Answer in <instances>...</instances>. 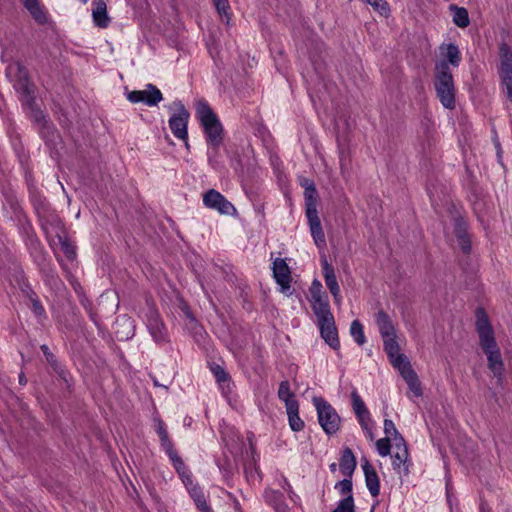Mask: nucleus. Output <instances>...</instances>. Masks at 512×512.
<instances>
[{
  "label": "nucleus",
  "mask_w": 512,
  "mask_h": 512,
  "mask_svg": "<svg viewBox=\"0 0 512 512\" xmlns=\"http://www.w3.org/2000/svg\"><path fill=\"white\" fill-rule=\"evenodd\" d=\"M500 77L503 93L512 103V49L507 43L499 46Z\"/></svg>",
  "instance_id": "nucleus-7"
},
{
  "label": "nucleus",
  "mask_w": 512,
  "mask_h": 512,
  "mask_svg": "<svg viewBox=\"0 0 512 512\" xmlns=\"http://www.w3.org/2000/svg\"><path fill=\"white\" fill-rule=\"evenodd\" d=\"M17 68V78L14 82V88L18 93L23 97V101L27 104H31L33 102V93L34 86L30 82L28 77V71L26 68L20 63L16 64Z\"/></svg>",
  "instance_id": "nucleus-11"
},
{
  "label": "nucleus",
  "mask_w": 512,
  "mask_h": 512,
  "mask_svg": "<svg viewBox=\"0 0 512 512\" xmlns=\"http://www.w3.org/2000/svg\"><path fill=\"white\" fill-rule=\"evenodd\" d=\"M450 9L454 11L453 13V22L456 26L460 28H466L469 23V14L467 9L463 7H457L455 5H451Z\"/></svg>",
  "instance_id": "nucleus-27"
},
{
  "label": "nucleus",
  "mask_w": 512,
  "mask_h": 512,
  "mask_svg": "<svg viewBox=\"0 0 512 512\" xmlns=\"http://www.w3.org/2000/svg\"><path fill=\"white\" fill-rule=\"evenodd\" d=\"M146 326L155 342L163 344L168 342V336L160 315L154 309H149L147 313Z\"/></svg>",
  "instance_id": "nucleus-12"
},
{
  "label": "nucleus",
  "mask_w": 512,
  "mask_h": 512,
  "mask_svg": "<svg viewBox=\"0 0 512 512\" xmlns=\"http://www.w3.org/2000/svg\"><path fill=\"white\" fill-rule=\"evenodd\" d=\"M306 217L316 246L318 248H323L326 245V239L318 216V211L306 213Z\"/></svg>",
  "instance_id": "nucleus-16"
},
{
  "label": "nucleus",
  "mask_w": 512,
  "mask_h": 512,
  "mask_svg": "<svg viewBox=\"0 0 512 512\" xmlns=\"http://www.w3.org/2000/svg\"><path fill=\"white\" fill-rule=\"evenodd\" d=\"M434 70L436 95L444 108L453 110L456 106V88L450 67L446 61L439 60Z\"/></svg>",
  "instance_id": "nucleus-3"
},
{
  "label": "nucleus",
  "mask_w": 512,
  "mask_h": 512,
  "mask_svg": "<svg viewBox=\"0 0 512 512\" xmlns=\"http://www.w3.org/2000/svg\"><path fill=\"white\" fill-rule=\"evenodd\" d=\"M201 512H212L211 508L207 505L199 509Z\"/></svg>",
  "instance_id": "nucleus-54"
},
{
  "label": "nucleus",
  "mask_w": 512,
  "mask_h": 512,
  "mask_svg": "<svg viewBox=\"0 0 512 512\" xmlns=\"http://www.w3.org/2000/svg\"><path fill=\"white\" fill-rule=\"evenodd\" d=\"M203 204L207 208L216 210L224 215H234L237 212L234 205L215 189H210L204 193Z\"/></svg>",
  "instance_id": "nucleus-9"
},
{
  "label": "nucleus",
  "mask_w": 512,
  "mask_h": 512,
  "mask_svg": "<svg viewBox=\"0 0 512 512\" xmlns=\"http://www.w3.org/2000/svg\"><path fill=\"white\" fill-rule=\"evenodd\" d=\"M350 334L358 345L362 346L366 342L363 325L357 319L351 323Z\"/></svg>",
  "instance_id": "nucleus-32"
},
{
  "label": "nucleus",
  "mask_w": 512,
  "mask_h": 512,
  "mask_svg": "<svg viewBox=\"0 0 512 512\" xmlns=\"http://www.w3.org/2000/svg\"><path fill=\"white\" fill-rule=\"evenodd\" d=\"M376 11L382 16H388L390 9L388 3L385 0H366Z\"/></svg>",
  "instance_id": "nucleus-38"
},
{
  "label": "nucleus",
  "mask_w": 512,
  "mask_h": 512,
  "mask_svg": "<svg viewBox=\"0 0 512 512\" xmlns=\"http://www.w3.org/2000/svg\"><path fill=\"white\" fill-rule=\"evenodd\" d=\"M213 3L216 7L217 12L221 16V18L223 20H225L226 23H229V21L231 19V14L229 12L230 5H229L228 0H213Z\"/></svg>",
  "instance_id": "nucleus-34"
},
{
  "label": "nucleus",
  "mask_w": 512,
  "mask_h": 512,
  "mask_svg": "<svg viewBox=\"0 0 512 512\" xmlns=\"http://www.w3.org/2000/svg\"><path fill=\"white\" fill-rule=\"evenodd\" d=\"M335 489L341 495L349 496L352 495V481L351 479H343L336 483Z\"/></svg>",
  "instance_id": "nucleus-39"
},
{
  "label": "nucleus",
  "mask_w": 512,
  "mask_h": 512,
  "mask_svg": "<svg viewBox=\"0 0 512 512\" xmlns=\"http://www.w3.org/2000/svg\"><path fill=\"white\" fill-rule=\"evenodd\" d=\"M374 321L383 340V348L389 360L402 355L397 342L396 327L391 316L383 309L374 314Z\"/></svg>",
  "instance_id": "nucleus-4"
},
{
  "label": "nucleus",
  "mask_w": 512,
  "mask_h": 512,
  "mask_svg": "<svg viewBox=\"0 0 512 512\" xmlns=\"http://www.w3.org/2000/svg\"><path fill=\"white\" fill-rule=\"evenodd\" d=\"M408 449L405 443L403 436H399L395 439V451L392 457V465L395 470H400L401 467H404L406 473H408L407 467L405 464L408 460Z\"/></svg>",
  "instance_id": "nucleus-17"
},
{
  "label": "nucleus",
  "mask_w": 512,
  "mask_h": 512,
  "mask_svg": "<svg viewBox=\"0 0 512 512\" xmlns=\"http://www.w3.org/2000/svg\"><path fill=\"white\" fill-rule=\"evenodd\" d=\"M171 109L175 110V113L172 114L168 123L169 128L173 135L185 142V146L189 148L188 144V122L190 118L189 111L185 108L181 101L173 102Z\"/></svg>",
  "instance_id": "nucleus-6"
},
{
  "label": "nucleus",
  "mask_w": 512,
  "mask_h": 512,
  "mask_svg": "<svg viewBox=\"0 0 512 512\" xmlns=\"http://www.w3.org/2000/svg\"><path fill=\"white\" fill-rule=\"evenodd\" d=\"M61 249L68 259H73L76 255L75 248L71 245L67 239H61Z\"/></svg>",
  "instance_id": "nucleus-46"
},
{
  "label": "nucleus",
  "mask_w": 512,
  "mask_h": 512,
  "mask_svg": "<svg viewBox=\"0 0 512 512\" xmlns=\"http://www.w3.org/2000/svg\"><path fill=\"white\" fill-rule=\"evenodd\" d=\"M286 411L291 430L295 432L301 431L304 428V421L299 417L298 402L287 403Z\"/></svg>",
  "instance_id": "nucleus-23"
},
{
  "label": "nucleus",
  "mask_w": 512,
  "mask_h": 512,
  "mask_svg": "<svg viewBox=\"0 0 512 512\" xmlns=\"http://www.w3.org/2000/svg\"><path fill=\"white\" fill-rule=\"evenodd\" d=\"M340 470L341 472L351 477L355 468H356V459L355 456L350 448H345L342 452V456L340 459Z\"/></svg>",
  "instance_id": "nucleus-24"
},
{
  "label": "nucleus",
  "mask_w": 512,
  "mask_h": 512,
  "mask_svg": "<svg viewBox=\"0 0 512 512\" xmlns=\"http://www.w3.org/2000/svg\"><path fill=\"white\" fill-rule=\"evenodd\" d=\"M179 477L181 478L182 482L186 486V488H190L192 485H195L196 483L193 482L191 472L189 469L185 471L183 474H179Z\"/></svg>",
  "instance_id": "nucleus-50"
},
{
  "label": "nucleus",
  "mask_w": 512,
  "mask_h": 512,
  "mask_svg": "<svg viewBox=\"0 0 512 512\" xmlns=\"http://www.w3.org/2000/svg\"><path fill=\"white\" fill-rule=\"evenodd\" d=\"M41 350L47 362L56 370L58 364L55 355L50 351L49 347L46 344L41 345Z\"/></svg>",
  "instance_id": "nucleus-47"
},
{
  "label": "nucleus",
  "mask_w": 512,
  "mask_h": 512,
  "mask_svg": "<svg viewBox=\"0 0 512 512\" xmlns=\"http://www.w3.org/2000/svg\"><path fill=\"white\" fill-rule=\"evenodd\" d=\"M36 22L44 24L47 21L46 14L38 0H21Z\"/></svg>",
  "instance_id": "nucleus-25"
},
{
  "label": "nucleus",
  "mask_w": 512,
  "mask_h": 512,
  "mask_svg": "<svg viewBox=\"0 0 512 512\" xmlns=\"http://www.w3.org/2000/svg\"><path fill=\"white\" fill-rule=\"evenodd\" d=\"M306 213L317 211V191L313 182H309L304 191Z\"/></svg>",
  "instance_id": "nucleus-26"
},
{
  "label": "nucleus",
  "mask_w": 512,
  "mask_h": 512,
  "mask_svg": "<svg viewBox=\"0 0 512 512\" xmlns=\"http://www.w3.org/2000/svg\"><path fill=\"white\" fill-rule=\"evenodd\" d=\"M169 459L172 462V465L175 468L178 475L185 473V471L188 469L182 458L178 455V453L169 457Z\"/></svg>",
  "instance_id": "nucleus-40"
},
{
  "label": "nucleus",
  "mask_w": 512,
  "mask_h": 512,
  "mask_svg": "<svg viewBox=\"0 0 512 512\" xmlns=\"http://www.w3.org/2000/svg\"><path fill=\"white\" fill-rule=\"evenodd\" d=\"M160 444H161L162 449L168 455V457H171V456L177 454V451L174 448V444H173L172 440L169 438V436L160 439Z\"/></svg>",
  "instance_id": "nucleus-42"
},
{
  "label": "nucleus",
  "mask_w": 512,
  "mask_h": 512,
  "mask_svg": "<svg viewBox=\"0 0 512 512\" xmlns=\"http://www.w3.org/2000/svg\"><path fill=\"white\" fill-rule=\"evenodd\" d=\"M320 335L323 338V340L333 349V350H339L340 349V341L338 337V331L335 324V319H329L324 322L317 323Z\"/></svg>",
  "instance_id": "nucleus-14"
},
{
  "label": "nucleus",
  "mask_w": 512,
  "mask_h": 512,
  "mask_svg": "<svg viewBox=\"0 0 512 512\" xmlns=\"http://www.w3.org/2000/svg\"><path fill=\"white\" fill-rule=\"evenodd\" d=\"M131 103H144L147 106H156L163 99L161 91L153 84H147L144 90H133L126 94Z\"/></svg>",
  "instance_id": "nucleus-10"
},
{
  "label": "nucleus",
  "mask_w": 512,
  "mask_h": 512,
  "mask_svg": "<svg viewBox=\"0 0 512 512\" xmlns=\"http://www.w3.org/2000/svg\"><path fill=\"white\" fill-rule=\"evenodd\" d=\"M476 331L479 336L480 347L487 356L488 368L497 378V381L502 383L505 370L504 362L493 328L483 309H478L476 313Z\"/></svg>",
  "instance_id": "nucleus-1"
},
{
  "label": "nucleus",
  "mask_w": 512,
  "mask_h": 512,
  "mask_svg": "<svg viewBox=\"0 0 512 512\" xmlns=\"http://www.w3.org/2000/svg\"><path fill=\"white\" fill-rule=\"evenodd\" d=\"M187 490H188L191 498L194 500V503H195V505L197 506L198 509H200L203 506L207 505L204 493H203L202 489L199 487L198 484L192 485Z\"/></svg>",
  "instance_id": "nucleus-33"
},
{
  "label": "nucleus",
  "mask_w": 512,
  "mask_h": 512,
  "mask_svg": "<svg viewBox=\"0 0 512 512\" xmlns=\"http://www.w3.org/2000/svg\"><path fill=\"white\" fill-rule=\"evenodd\" d=\"M313 405L317 411L318 422L327 435L336 434L341 426V418L337 411L322 397H313Z\"/></svg>",
  "instance_id": "nucleus-5"
},
{
  "label": "nucleus",
  "mask_w": 512,
  "mask_h": 512,
  "mask_svg": "<svg viewBox=\"0 0 512 512\" xmlns=\"http://www.w3.org/2000/svg\"><path fill=\"white\" fill-rule=\"evenodd\" d=\"M264 500L267 504L273 506L277 511H279L280 506L284 502V495L282 492L273 490L270 488L265 489L263 494Z\"/></svg>",
  "instance_id": "nucleus-28"
},
{
  "label": "nucleus",
  "mask_w": 512,
  "mask_h": 512,
  "mask_svg": "<svg viewBox=\"0 0 512 512\" xmlns=\"http://www.w3.org/2000/svg\"><path fill=\"white\" fill-rule=\"evenodd\" d=\"M278 397L285 403V407H287V403L298 402L295 399L294 393L290 389V383L288 380H284L280 383Z\"/></svg>",
  "instance_id": "nucleus-31"
},
{
  "label": "nucleus",
  "mask_w": 512,
  "mask_h": 512,
  "mask_svg": "<svg viewBox=\"0 0 512 512\" xmlns=\"http://www.w3.org/2000/svg\"><path fill=\"white\" fill-rule=\"evenodd\" d=\"M309 182V180H305L304 187L308 186Z\"/></svg>",
  "instance_id": "nucleus-57"
},
{
  "label": "nucleus",
  "mask_w": 512,
  "mask_h": 512,
  "mask_svg": "<svg viewBox=\"0 0 512 512\" xmlns=\"http://www.w3.org/2000/svg\"><path fill=\"white\" fill-rule=\"evenodd\" d=\"M376 449L380 456L386 457L391 453V441L389 437L381 438L376 442Z\"/></svg>",
  "instance_id": "nucleus-37"
},
{
  "label": "nucleus",
  "mask_w": 512,
  "mask_h": 512,
  "mask_svg": "<svg viewBox=\"0 0 512 512\" xmlns=\"http://www.w3.org/2000/svg\"><path fill=\"white\" fill-rule=\"evenodd\" d=\"M366 436L369 437L370 439H373V433H372V429L370 426H367L366 429H363Z\"/></svg>",
  "instance_id": "nucleus-51"
},
{
  "label": "nucleus",
  "mask_w": 512,
  "mask_h": 512,
  "mask_svg": "<svg viewBox=\"0 0 512 512\" xmlns=\"http://www.w3.org/2000/svg\"><path fill=\"white\" fill-rule=\"evenodd\" d=\"M39 116H42V112H37L36 119L39 120Z\"/></svg>",
  "instance_id": "nucleus-56"
},
{
  "label": "nucleus",
  "mask_w": 512,
  "mask_h": 512,
  "mask_svg": "<svg viewBox=\"0 0 512 512\" xmlns=\"http://www.w3.org/2000/svg\"><path fill=\"white\" fill-rule=\"evenodd\" d=\"M354 508L355 506L353 495H349L339 501L333 512H355Z\"/></svg>",
  "instance_id": "nucleus-35"
},
{
  "label": "nucleus",
  "mask_w": 512,
  "mask_h": 512,
  "mask_svg": "<svg viewBox=\"0 0 512 512\" xmlns=\"http://www.w3.org/2000/svg\"><path fill=\"white\" fill-rule=\"evenodd\" d=\"M273 277L281 287V292H286L291 287V271L286 261L282 258H276L272 266Z\"/></svg>",
  "instance_id": "nucleus-13"
},
{
  "label": "nucleus",
  "mask_w": 512,
  "mask_h": 512,
  "mask_svg": "<svg viewBox=\"0 0 512 512\" xmlns=\"http://www.w3.org/2000/svg\"><path fill=\"white\" fill-rule=\"evenodd\" d=\"M26 294H27L28 299L31 302V309H32L33 313L39 318H46L45 309H44L43 305L41 304L36 293L31 288H28V290L26 291Z\"/></svg>",
  "instance_id": "nucleus-29"
},
{
  "label": "nucleus",
  "mask_w": 512,
  "mask_h": 512,
  "mask_svg": "<svg viewBox=\"0 0 512 512\" xmlns=\"http://www.w3.org/2000/svg\"><path fill=\"white\" fill-rule=\"evenodd\" d=\"M211 370L218 383H224L229 380L228 373L220 365H215L214 367L211 368Z\"/></svg>",
  "instance_id": "nucleus-41"
},
{
  "label": "nucleus",
  "mask_w": 512,
  "mask_h": 512,
  "mask_svg": "<svg viewBox=\"0 0 512 512\" xmlns=\"http://www.w3.org/2000/svg\"><path fill=\"white\" fill-rule=\"evenodd\" d=\"M351 399H352V407H353L355 415L363 413L368 410L363 399L360 397V395L356 391L352 392Z\"/></svg>",
  "instance_id": "nucleus-36"
},
{
  "label": "nucleus",
  "mask_w": 512,
  "mask_h": 512,
  "mask_svg": "<svg viewBox=\"0 0 512 512\" xmlns=\"http://www.w3.org/2000/svg\"><path fill=\"white\" fill-rule=\"evenodd\" d=\"M330 469H331V471H335V469H336V464H335V463H332V464L330 465Z\"/></svg>",
  "instance_id": "nucleus-55"
},
{
  "label": "nucleus",
  "mask_w": 512,
  "mask_h": 512,
  "mask_svg": "<svg viewBox=\"0 0 512 512\" xmlns=\"http://www.w3.org/2000/svg\"><path fill=\"white\" fill-rule=\"evenodd\" d=\"M322 269L325 284L332 294L334 301L339 303L341 301L340 287L336 279L334 268L331 264L328 263L326 258L322 260Z\"/></svg>",
  "instance_id": "nucleus-15"
},
{
  "label": "nucleus",
  "mask_w": 512,
  "mask_h": 512,
  "mask_svg": "<svg viewBox=\"0 0 512 512\" xmlns=\"http://www.w3.org/2000/svg\"><path fill=\"white\" fill-rule=\"evenodd\" d=\"M389 361L391 365L399 371L400 375L406 381L410 390L416 396H421L422 391L418 376L416 372L412 369L410 361L408 360L407 356L402 354Z\"/></svg>",
  "instance_id": "nucleus-8"
},
{
  "label": "nucleus",
  "mask_w": 512,
  "mask_h": 512,
  "mask_svg": "<svg viewBox=\"0 0 512 512\" xmlns=\"http://www.w3.org/2000/svg\"><path fill=\"white\" fill-rule=\"evenodd\" d=\"M196 117L203 128L206 143L212 149V151L208 152L209 163L213 167H216V156L224 140L223 126L205 100H200L196 103Z\"/></svg>",
  "instance_id": "nucleus-2"
},
{
  "label": "nucleus",
  "mask_w": 512,
  "mask_h": 512,
  "mask_svg": "<svg viewBox=\"0 0 512 512\" xmlns=\"http://www.w3.org/2000/svg\"><path fill=\"white\" fill-rule=\"evenodd\" d=\"M311 307L316 315L317 323L327 321L329 319L334 318L328 301V297L317 298L316 300L311 301Z\"/></svg>",
  "instance_id": "nucleus-22"
},
{
  "label": "nucleus",
  "mask_w": 512,
  "mask_h": 512,
  "mask_svg": "<svg viewBox=\"0 0 512 512\" xmlns=\"http://www.w3.org/2000/svg\"><path fill=\"white\" fill-rule=\"evenodd\" d=\"M384 432L385 434L387 435V437L389 435H393L394 436V440L399 437V436H402L396 429L395 427V424L392 420L390 419H385L384 420Z\"/></svg>",
  "instance_id": "nucleus-45"
},
{
  "label": "nucleus",
  "mask_w": 512,
  "mask_h": 512,
  "mask_svg": "<svg viewBox=\"0 0 512 512\" xmlns=\"http://www.w3.org/2000/svg\"><path fill=\"white\" fill-rule=\"evenodd\" d=\"M311 301L316 300L317 298H322L327 296L322 292V285L319 281L315 280L310 287Z\"/></svg>",
  "instance_id": "nucleus-43"
},
{
  "label": "nucleus",
  "mask_w": 512,
  "mask_h": 512,
  "mask_svg": "<svg viewBox=\"0 0 512 512\" xmlns=\"http://www.w3.org/2000/svg\"><path fill=\"white\" fill-rule=\"evenodd\" d=\"M454 232L456 235L457 243L463 253L469 254L471 251V240L467 233V226L462 218L455 219Z\"/></svg>",
  "instance_id": "nucleus-20"
},
{
  "label": "nucleus",
  "mask_w": 512,
  "mask_h": 512,
  "mask_svg": "<svg viewBox=\"0 0 512 512\" xmlns=\"http://www.w3.org/2000/svg\"><path fill=\"white\" fill-rule=\"evenodd\" d=\"M156 432H157V434H158L160 439L169 436L168 432H167V429H166V426H165V423L161 419H158L156 421Z\"/></svg>",
  "instance_id": "nucleus-49"
},
{
  "label": "nucleus",
  "mask_w": 512,
  "mask_h": 512,
  "mask_svg": "<svg viewBox=\"0 0 512 512\" xmlns=\"http://www.w3.org/2000/svg\"><path fill=\"white\" fill-rule=\"evenodd\" d=\"M134 324L131 318L122 316L117 318L114 325V333L118 340L124 341L133 337Z\"/></svg>",
  "instance_id": "nucleus-21"
},
{
  "label": "nucleus",
  "mask_w": 512,
  "mask_h": 512,
  "mask_svg": "<svg viewBox=\"0 0 512 512\" xmlns=\"http://www.w3.org/2000/svg\"><path fill=\"white\" fill-rule=\"evenodd\" d=\"M356 418L362 429H366L367 426H369V423L371 422V414L368 410L363 413L356 414Z\"/></svg>",
  "instance_id": "nucleus-48"
},
{
  "label": "nucleus",
  "mask_w": 512,
  "mask_h": 512,
  "mask_svg": "<svg viewBox=\"0 0 512 512\" xmlns=\"http://www.w3.org/2000/svg\"><path fill=\"white\" fill-rule=\"evenodd\" d=\"M250 447H251V452H252L253 467L249 468L248 466H245V473H246L247 478L253 477L254 473L259 474V468L256 467V457L258 458L259 456L256 455L255 449H254L251 441H250Z\"/></svg>",
  "instance_id": "nucleus-44"
},
{
  "label": "nucleus",
  "mask_w": 512,
  "mask_h": 512,
  "mask_svg": "<svg viewBox=\"0 0 512 512\" xmlns=\"http://www.w3.org/2000/svg\"><path fill=\"white\" fill-rule=\"evenodd\" d=\"M480 512H491V509L485 503H481Z\"/></svg>",
  "instance_id": "nucleus-53"
},
{
  "label": "nucleus",
  "mask_w": 512,
  "mask_h": 512,
  "mask_svg": "<svg viewBox=\"0 0 512 512\" xmlns=\"http://www.w3.org/2000/svg\"><path fill=\"white\" fill-rule=\"evenodd\" d=\"M80 2H82L83 4H86L88 2V0H79Z\"/></svg>",
  "instance_id": "nucleus-58"
},
{
  "label": "nucleus",
  "mask_w": 512,
  "mask_h": 512,
  "mask_svg": "<svg viewBox=\"0 0 512 512\" xmlns=\"http://www.w3.org/2000/svg\"><path fill=\"white\" fill-rule=\"evenodd\" d=\"M92 17L97 27L107 28L109 26L110 18L107 14V5L104 0H94L92 2Z\"/></svg>",
  "instance_id": "nucleus-19"
},
{
  "label": "nucleus",
  "mask_w": 512,
  "mask_h": 512,
  "mask_svg": "<svg viewBox=\"0 0 512 512\" xmlns=\"http://www.w3.org/2000/svg\"><path fill=\"white\" fill-rule=\"evenodd\" d=\"M447 60H445L448 65L451 64L453 67H458L461 62V53L458 46L454 43H449L446 46V54Z\"/></svg>",
  "instance_id": "nucleus-30"
},
{
  "label": "nucleus",
  "mask_w": 512,
  "mask_h": 512,
  "mask_svg": "<svg viewBox=\"0 0 512 512\" xmlns=\"http://www.w3.org/2000/svg\"><path fill=\"white\" fill-rule=\"evenodd\" d=\"M362 468L365 475V483L370 494L373 497H377L380 493V480L375 468L370 464L368 460L364 461Z\"/></svg>",
  "instance_id": "nucleus-18"
},
{
  "label": "nucleus",
  "mask_w": 512,
  "mask_h": 512,
  "mask_svg": "<svg viewBox=\"0 0 512 512\" xmlns=\"http://www.w3.org/2000/svg\"><path fill=\"white\" fill-rule=\"evenodd\" d=\"M496 149H497V157H498V160L500 161V159L502 157V150H501V146H500L499 142L496 143Z\"/></svg>",
  "instance_id": "nucleus-52"
}]
</instances>
